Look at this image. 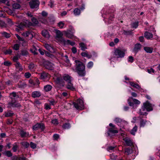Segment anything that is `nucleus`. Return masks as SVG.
Returning <instances> with one entry per match:
<instances>
[{
  "label": "nucleus",
  "mask_w": 160,
  "mask_h": 160,
  "mask_svg": "<svg viewBox=\"0 0 160 160\" xmlns=\"http://www.w3.org/2000/svg\"><path fill=\"white\" fill-rule=\"evenodd\" d=\"M76 70L78 75L81 77H84L86 75L85 66L82 62L75 60Z\"/></svg>",
  "instance_id": "obj_1"
},
{
  "label": "nucleus",
  "mask_w": 160,
  "mask_h": 160,
  "mask_svg": "<svg viewBox=\"0 0 160 160\" xmlns=\"http://www.w3.org/2000/svg\"><path fill=\"white\" fill-rule=\"evenodd\" d=\"M73 104L74 107L77 109L82 110L83 109V103L81 99H78L76 102H73Z\"/></svg>",
  "instance_id": "obj_2"
},
{
  "label": "nucleus",
  "mask_w": 160,
  "mask_h": 160,
  "mask_svg": "<svg viewBox=\"0 0 160 160\" xmlns=\"http://www.w3.org/2000/svg\"><path fill=\"white\" fill-rule=\"evenodd\" d=\"M45 128V127L44 124L42 123H38L33 127V129L35 130L40 129L41 130L43 131Z\"/></svg>",
  "instance_id": "obj_3"
},
{
  "label": "nucleus",
  "mask_w": 160,
  "mask_h": 160,
  "mask_svg": "<svg viewBox=\"0 0 160 160\" xmlns=\"http://www.w3.org/2000/svg\"><path fill=\"white\" fill-rule=\"evenodd\" d=\"M29 4L31 8H37L39 5V2L38 0H32L29 2Z\"/></svg>",
  "instance_id": "obj_4"
},
{
  "label": "nucleus",
  "mask_w": 160,
  "mask_h": 160,
  "mask_svg": "<svg viewBox=\"0 0 160 160\" xmlns=\"http://www.w3.org/2000/svg\"><path fill=\"white\" fill-rule=\"evenodd\" d=\"M114 55L117 58H122L124 56V52L118 49H116L114 52Z\"/></svg>",
  "instance_id": "obj_5"
},
{
  "label": "nucleus",
  "mask_w": 160,
  "mask_h": 160,
  "mask_svg": "<svg viewBox=\"0 0 160 160\" xmlns=\"http://www.w3.org/2000/svg\"><path fill=\"white\" fill-rule=\"evenodd\" d=\"M63 32L67 37L71 38L74 36L73 33H74V31L73 29L72 28L71 30H68L67 31H64Z\"/></svg>",
  "instance_id": "obj_6"
},
{
  "label": "nucleus",
  "mask_w": 160,
  "mask_h": 160,
  "mask_svg": "<svg viewBox=\"0 0 160 160\" xmlns=\"http://www.w3.org/2000/svg\"><path fill=\"white\" fill-rule=\"evenodd\" d=\"M143 106L146 109V111H150L153 110L152 106L148 101H147L146 102L143 103Z\"/></svg>",
  "instance_id": "obj_7"
},
{
  "label": "nucleus",
  "mask_w": 160,
  "mask_h": 160,
  "mask_svg": "<svg viewBox=\"0 0 160 160\" xmlns=\"http://www.w3.org/2000/svg\"><path fill=\"white\" fill-rule=\"evenodd\" d=\"M40 76V79L43 80H48L49 78V75L47 73L43 72L39 74Z\"/></svg>",
  "instance_id": "obj_8"
},
{
  "label": "nucleus",
  "mask_w": 160,
  "mask_h": 160,
  "mask_svg": "<svg viewBox=\"0 0 160 160\" xmlns=\"http://www.w3.org/2000/svg\"><path fill=\"white\" fill-rule=\"evenodd\" d=\"M44 66L47 69L52 70L53 69V64L48 61H46L44 63Z\"/></svg>",
  "instance_id": "obj_9"
},
{
  "label": "nucleus",
  "mask_w": 160,
  "mask_h": 160,
  "mask_svg": "<svg viewBox=\"0 0 160 160\" xmlns=\"http://www.w3.org/2000/svg\"><path fill=\"white\" fill-rule=\"evenodd\" d=\"M44 46L46 49L50 52L53 53L55 52V50L53 46L50 44L45 43L44 44Z\"/></svg>",
  "instance_id": "obj_10"
},
{
  "label": "nucleus",
  "mask_w": 160,
  "mask_h": 160,
  "mask_svg": "<svg viewBox=\"0 0 160 160\" xmlns=\"http://www.w3.org/2000/svg\"><path fill=\"white\" fill-rule=\"evenodd\" d=\"M118 132V131L117 130L116 127L110 128L108 132V134L109 136H110L112 133L115 134L117 133Z\"/></svg>",
  "instance_id": "obj_11"
},
{
  "label": "nucleus",
  "mask_w": 160,
  "mask_h": 160,
  "mask_svg": "<svg viewBox=\"0 0 160 160\" xmlns=\"http://www.w3.org/2000/svg\"><path fill=\"white\" fill-rule=\"evenodd\" d=\"M22 35L25 37H29L32 38L33 37V35L32 32L30 31H27L22 33Z\"/></svg>",
  "instance_id": "obj_12"
},
{
  "label": "nucleus",
  "mask_w": 160,
  "mask_h": 160,
  "mask_svg": "<svg viewBox=\"0 0 160 160\" xmlns=\"http://www.w3.org/2000/svg\"><path fill=\"white\" fill-rule=\"evenodd\" d=\"M123 139L127 146H131L133 145V142L130 138H123Z\"/></svg>",
  "instance_id": "obj_13"
},
{
  "label": "nucleus",
  "mask_w": 160,
  "mask_h": 160,
  "mask_svg": "<svg viewBox=\"0 0 160 160\" xmlns=\"http://www.w3.org/2000/svg\"><path fill=\"white\" fill-rule=\"evenodd\" d=\"M66 88L67 89L72 91H74L75 89V88L73 85V84L71 82V81L67 82V84L66 85Z\"/></svg>",
  "instance_id": "obj_14"
},
{
  "label": "nucleus",
  "mask_w": 160,
  "mask_h": 160,
  "mask_svg": "<svg viewBox=\"0 0 160 160\" xmlns=\"http://www.w3.org/2000/svg\"><path fill=\"white\" fill-rule=\"evenodd\" d=\"M62 78L63 80L67 82L71 81L72 77L68 74H65L62 76Z\"/></svg>",
  "instance_id": "obj_15"
},
{
  "label": "nucleus",
  "mask_w": 160,
  "mask_h": 160,
  "mask_svg": "<svg viewBox=\"0 0 160 160\" xmlns=\"http://www.w3.org/2000/svg\"><path fill=\"white\" fill-rule=\"evenodd\" d=\"M41 95V93L39 91H35L32 92V97L33 98H38Z\"/></svg>",
  "instance_id": "obj_16"
},
{
  "label": "nucleus",
  "mask_w": 160,
  "mask_h": 160,
  "mask_svg": "<svg viewBox=\"0 0 160 160\" xmlns=\"http://www.w3.org/2000/svg\"><path fill=\"white\" fill-rule=\"evenodd\" d=\"M146 109L144 106H143L139 110V113L140 115H147V113L146 112Z\"/></svg>",
  "instance_id": "obj_17"
},
{
  "label": "nucleus",
  "mask_w": 160,
  "mask_h": 160,
  "mask_svg": "<svg viewBox=\"0 0 160 160\" xmlns=\"http://www.w3.org/2000/svg\"><path fill=\"white\" fill-rule=\"evenodd\" d=\"M20 134L22 138L26 137L28 136L29 134L28 132L24 131L23 130L20 131Z\"/></svg>",
  "instance_id": "obj_18"
},
{
  "label": "nucleus",
  "mask_w": 160,
  "mask_h": 160,
  "mask_svg": "<svg viewBox=\"0 0 160 160\" xmlns=\"http://www.w3.org/2000/svg\"><path fill=\"white\" fill-rule=\"evenodd\" d=\"M144 37L147 39H150L153 37V34L148 32H145L144 33Z\"/></svg>",
  "instance_id": "obj_19"
},
{
  "label": "nucleus",
  "mask_w": 160,
  "mask_h": 160,
  "mask_svg": "<svg viewBox=\"0 0 160 160\" xmlns=\"http://www.w3.org/2000/svg\"><path fill=\"white\" fill-rule=\"evenodd\" d=\"M42 35L45 37L48 38L49 37V34L48 32L46 30H43L42 31Z\"/></svg>",
  "instance_id": "obj_20"
},
{
  "label": "nucleus",
  "mask_w": 160,
  "mask_h": 160,
  "mask_svg": "<svg viewBox=\"0 0 160 160\" xmlns=\"http://www.w3.org/2000/svg\"><path fill=\"white\" fill-rule=\"evenodd\" d=\"M29 69L32 71H34L36 68L35 65L32 63H31L28 66Z\"/></svg>",
  "instance_id": "obj_21"
},
{
  "label": "nucleus",
  "mask_w": 160,
  "mask_h": 160,
  "mask_svg": "<svg viewBox=\"0 0 160 160\" xmlns=\"http://www.w3.org/2000/svg\"><path fill=\"white\" fill-rule=\"evenodd\" d=\"M73 13L75 16L79 15L81 13L80 10L78 8H75L73 10Z\"/></svg>",
  "instance_id": "obj_22"
},
{
  "label": "nucleus",
  "mask_w": 160,
  "mask_h": 160,
  "mask_svg": "<svg viewBox=\"0 0 160 160\" xmlns=\"http://www.w3.org/2000/svg\"><path fill=\"white\" fill-rule=\"evenodd\" d=\"M79 45L82 50L84 51L85 49H87L86 45L83 42L80 43Z\"/></svg>",
  "instance_id": "obj_23"
},
{
  "label": "nucleus",
  "mask_w": 160,
  "mask_h": 160,
  "mask_svg": "<svg viewBox=\"0 0 160 160\" xmlns=\"http://www.w3.org/2000/svg\"><path fill=\"white\" fill-rule=\"evenodd\" d=\"M130 85L132 87L135 88L137 89H139L140 88V86L137 83H135L134 82H130Z\"/></svg>",
  "instance_id": "obj_24"
},
{
  "label": "nucleus",
  "mask_w": 160,
  "mask_h": 160,
  "mask_svg": "<svg viewBox=\"0 0 160 160\" xmlns=\"http://www.w3.org/2000/svg\"><path fill=\"white\" fill-rule=\"evenodd\" d=\"M144 49L146 52L149 53H151L153 51V48L150 47H144Z\"/></svg>",
  "instance_id": "obj_25"
},
{
  "label": "nucleus",
  "mask_w": 160,
  "mask_h": 160,
  "mask_svg": "<svg viewBox=\"0 0 160 160\" xmlns=\"http://www.w3.org/2000/svg\"><path fill=\"white\" fill-rule=\"evenodd\" d=\"M44 90L46 92L50 91L52 88V86L50 85H47L44 86Z\"/></svg>",
  "instance_id": "obj_26"
},
{
  "label": "nucleus",
  "mask_w": 160,
  "mask_h": 160,
  "mask_svg": "<svg viewBox=\"0 0 160 160\" xmlns=\"http://www.w3.org/2000/svg\"><path fill=\"white\" fill-rule=\"evenodd\" d=\"M10 104L11 106L12 107L18 108L21 106V105H20V103L17 102L11 103Z\"/></svg>",
  "instance_id": "obj_27"
},
{
  "label": "nucleus",
  "mask_w": 160,
  "mask_h": 160,
  "mask_svg": "<svg viewBox=\"0 0 160 160\" xmlns=\"http://www.w3.org/2000/svg\"><path fill=\"white\" fill-rule=\"evenodd\" d=\"M56 35L57 38H60L62 37L63 34L60 31L57 30L56 31Z\"/></svg>",
  "instance_id": "obj_28"
},
{
  "label": "nucleus",
  "mask_w": 160,
  "mask_h": 160,
  "mask_svg": "<svg viewBox=\"0 0 160 160\" xmlns=\"http://www.w3.org/2000/svg\"><path fill=\"white\" fill-rule=\"evenodd\" d=\"M114 121L117 123L124 122L125 121L119 118H116L114 119Z\"/></svg>",
  "instance_id": "obj_29"
},
{
  "label": "nucleus",
  "mask_w": 160,
  "mask_h": 160,
  "mask_svg": "<svg viewBox=\"0 0 160 160\" xmlns=\"http://www.w3.org/2000/svg\"><path fill=\"white\" fill-rule=\"evenodd\" d=\"M137 127L135 125L131 131V133L132 135H135V132H136L137 130Z\"/></svg>",
  "instance_id": "obj_30"
},
{
  "label": "nucleus",
  "mask_w": 160,
  "mask_h": 160,
  "mask_svg": "<svg viewBox=\"0 0 160 160\" xmlns=\"http://www.w3.org/2000/svg\"><path fill=\"white\" fill-rule=\"evenodd\" d=\"M141 45L140 44H137L135 45L134 50L135 51H138L141 48Z\"/></svg>",
  "instance_id": "obj_31"
},
{
  "label": "nucleus",
  "mask_w": 160,
  "mask_h": 160,
  "mask_svg": "<svg viewBox=\"0 0 160 160\" xmlns=\"http://www.w3.org/2000/svg\"><path fill=\"white\" fill-rule=\"evenodd\" d=\"M3 154L8 157H11L12 156V153L10 151H6L4 152H3Z\"/></svg>",
  "instance_id": "obj_32"
},
{
  "label": "nucleus",
  "mask_w": 160,
  "mask_h": 160,
  "mask_svg": "<svg viewBox=\"0 0 160 160\" xmlns=\"http://www.w3.org/2000/svg\"><path fill=\"white\" fill-rule=\"evenodd\" d=\"M62 127L64 129H68L70 128L71 126L69 123H66L63 125Z\"/></svg>",
  "instance_id": "obj_33"
},
{
  "label": "nucleus",
  "mask_w": 160,
  "mask_h": 160,
  "mask_svg": "<svg viewBox=\"0 0 160 160\" xmlns=\"http://www.w3.org/2000/svg\"><path fill=\"white\" fill-rule=\"evenodd\" d=\"M147 122L146 120H144L143 119H141L140 121V127H143L145 126L146 123Z\"/></svg>",
  "instance_id": "obj_34"
},
{
  "label": "nucleus",
  "mask_w": 160,
  "mask_h": 160,
  "mask_svg": "<svg viewBox=\"0 0 160 160\" xmlns=\"http://www.w3.org/2000/svg\"><path fill=\"white\" fill-rule=\"evenodd\" d=\"M132 149L129 148H126L125 150V152L127 155H129L132 153Z\"/></svg>",
  "instance_id": "obj_35"
},
{
  "label": "nucleus",
  "mask_w": 160,
  "mask_h": 160,
  "mask_svg": "<svg viewBox=\"0 0 160 160\" xmlns=\"http://www.w3.org/2000/svg\"><path fill=\"white\" fill-rule=\"evenodd\" d=\"M31 51L35 55H37L38 53V49L34 46H33V48L31 49Z\"/></svg>",
  "instance_id": "obj_36"
},
{
  "label": "nucleus",
  "mask_w": 160,
  "mask_h": 160,
  "mask_svg": "<svg viewBox=\"0 0 160 160\" xmlns=\"http://www.w3.org/2000/svg\"><path fill=\"white\" fill-rule=\"evenodd\" d=\"M26 86V84L24 83H22L21 82H19L18 84V87L19 88H23Z\"/></svg>",
  "instance_id": "obj_37"
},
{
  "label": "nucleus",
  "mask_w": 160,
  "mask_h": 160,
  "mask_svg": "<svg viewBox=\"0 0 160 160\" xmlns=\"http://www.w3.org/2000/svg\"><path fill=\"white\" fill-rule=\"evenodd\" d=\"M1 34L3 36L5 37L6 38H9L10 37V34L6 32H2Z\"/></svg>",
  "instance_id": "obj_38"
},
{
  "label": "nucleus",
  "mask_w": 160,
  "mask_h": 160,
  "mask_svg": "<svg viewBox=\"0 0 160 160\" xmlns=\"http://www.w3.org/2000/svg\"><path fill=\"white\" fill-rule=\"evenodd\" d=\"M32 21L33 23L35 25L37 24L38 23V20L34 17H32Z\"/></svg>",
  "instance_id": "obj_39"
},
{
  "label": "nucleus",
  "mask_w": 160,
  "mask_h": 160,
  "mask_svg": "<svg viewBox=\"0 0 160 160\" xmlns=\"http://www.w3.org/2000/svg\"><path fill=\"white\" fill-rule=\"evenodd\" d=\"M13 8L15 9H17L20 8V5L18 3H14L12 5Z\"/></svg>",
  "instance_id": "obj_40"
},
{
  "label": "nucleus",
  "mask_w": 160,
  "mask_h": 160,
  "mask_svg": "<svg viewBox=\"0 0 160 160\" xmlns=\"http://www.w3.org/2000/svg\"><path fill=\"white\" fill-rule=\"evenodd\" d=\"M138 25V22H135L132 25V27L133 28H136Z\"/></svg>",
  "instance_id": "obj_41"
},
{
  "label": "nucleus",
  "mask_w": 160,
  "mask_h": 160,
  "mask_svg": "<svg viewBox=\"0 0 160 160\" xmlns=\"http://www.w3.org/2000/svg\"><path fill=\"white\" fill-rule=\"evenodd\" d=\"M93 65V63L92 62H89L87 65V67L89 68H90L92 67Z\"/></svg>",
  "instance_id": "obj_42"
},
{
  "label": "nucleus",
  "mask_w": 160,
  "mask_h": 160,
  "mask_svg": "<svg viewBox=\"0 0 160 160\" xmlns=\"http://www.w3.org/2000/svg\"><path fill=\"white\" fill-rule=\"evenodd\" d=\"M132 32L131 31H125L123 30V34L125 35H130L132 34Z\"/></svg>",
  "instance_id": "obj_43"
},
{
  "label": "nucleus",
  "mask_w": 160,
  "mask_h": 160,
  "mask_svg": "<svg viewBox=\"0 0 160 160\" xmlns=\"http://www.w3.org/2000/svg\"><path fill=\"white\" fill-rule=\"evenodd\" d=\"M132 98V97H130L128 99V104L130 106H132L134 105L133 103L131 102V99Z\"/></svg>",
  "instance_id": "obj_44"
},
{
  "label": "nucleus",
  "mask_w": 160,
  "mask_h": 160,
  "mask_svg": "<svg viewBox=\"0 0 160 160\" xmlns=\"http://www.w3.org/2000/svg\"><path fill=\"white\" fill-rule=\"evenodd\" d=\"M21 143L23 146L26 148L28 147L29 146V143L28 142H22Z\"/></svg>",
  "instance_id": "obj_45"
},
{
  "label": "nucleus",
  "mask_w": 160,
  "mask_h": 160,
  "mask_svg": "<svg viewBox=\"0 0 160 160\" xmlns=\"http://www.w3.org/2000/svg\"><path fill=\"white\" fill-rule=\"evenodd\" d=\"M18 148V146L16 144H15L13 145L12 149L13 150L14 152H16Z\"/></svg>",
  "instance_id": "obj_46"
},
{
  "label": "nucleus",
  "mask_w": 160,
  "mask_h": 160,
  "mask_svg": "<svg viewBox=\"0 0 160 160\" xmlns=\"http://www.w3.org/2000/svg\"><path fill=\"white\" fill-rule=\"evenodd\" d=\"M58 26L61 28H63L64 23L62 22H60L58 23Z\"/></svg>",
  "instance_id": "obj_47"
},
{
  "label": "nucleus",
  "mask_w": 160,
  "mask_h": 160,
  "mask_svg": "<svg viewBox=\"0 0 160 160\" xmlns=\"http://www.w3.org/2000/svg\"><path fill=\"white\" fill-rule=\"evenodd\" d=\"M3 64L7 66H9L11 65V62L9 61H5L3 62Z\"/></svg>",
  "instance_id": "obj_48"
},
{
  "label": "nucleus",
  "mask_w": 160,
  "mask_h": 160,
  "mask_svg": "<svg viewBox=\"0 0 160 160\" xmlns=\"http://www.w3.org/2000/svg\"><path fill=\"white\" fill-rule=\"evenodd\" d=\"M30 146L32 148L35 149L36 148L37 145L35 143L31 142L30 143Z\"/></svg>",
  "instance_id": "obj_49"
},
{
  "label": "nucleus",
  "mask_w": 160,
  "mask_h": 160,
  "mask_svg": "<svg viewBox=\"0 0 160 160\" xmlns=\"http://www.w3.org/2000/svg\"><path fill=\"white\" fill-rule=\"evenodd\" d=\"M53 140H57L59 138V136L58 134H54L53 136Z\"/></svg>",
  "instance_id": "obj_50"
},
{
  "label": "nucleus",
  "mask_w": 160,
  "mask_h": 160,
  "mask_svg": "<svg viewBox=\"0 0 160 160\" xmlns=\"http://www.w3.org/2000/svg\"><path fill=\"white\" fill-rule=\"evenodd\" d=\"M21 54L23 56H26L28 55V52L26 50H22L21 51Z\"/></svg>",
  "instance_id": "obj_51"
},
{
  "label": "nucleus",
  "mask_w": 160,
  "mask_h": 160,
  "mask_svg": "<svg viewBox=\"0 0 160 160\" xmlns=\"http://www.w3.org/2000/svg\"><path fill=\"white\" fill-rule=\"evenodd\" d=\"M48 5L49 6L50 8H52L54 6V2L50 0L49 2V3L48 4Z\"/></svg>",
  "instance_id": "obj_52"
},
{
  "label": "nucleus",
  "mask_w": 160,
  "mask_h": 160,
  "mask_svg": "<svg viewBox=\"0 0 160 160\" xmlns=\"http://www.w3.org/2000/svg\"><path fill=\"white\" fill-rule=\"evenodd\" d=\"M132 101L135 104H139L140 103V101H138V100L135 98H132Z\"/></svg>",
  "instance_id": "obj_53"
},
{
  "label": "nucleus",
  "mask_w": 160,
  "mask_h": 160,
  "mask_svg": "<svg viewBox=\"0 0 160 160\" xmlns=\"http://www.w3.org/2000/svg\"><path fill=\"white\" fill-rule=\"evenodd\" d=\"M13 113L8 112L5 114V117H8L12 116L13 115Z\"/></svg>",
  "instance_id": "obj_54"
},
{
  "label": "nucleus",
  "mask_w": 160,
  "mask_h": 160,
  "mask_svg": "<svg viewBox=\"0 0 160 160\" xmlns=\"http://www.w3.org/2000/svg\"><path fill=\"white\" fill-rule=\"evenodd\" d=\"M19 58V57L18 55L15 56L13 58V60L14 62H18V60Z\"/></svg>",
  "instance_id": "obj_55"
},
{
  "label": "nucleus",
  "mask_w": 160,
  "mask_h": 160,
  "mask_svg": "<svg viewBox=\"0 0 160 160\" xmlns=\"http://www.w3.org/2000/svg\"><path fill=\"white\" fill-rule=\"evenodd\" d=\"M31 76V74L29 72H27L25 73L24 76L27 78H29Z\"/></svg>",
  "instance_id": "obj_56"
},
{
  "label": "nucleus",
  "mask_w": 160,
  "mask_h": 160,
  "mask_svg": "<svg viewBox=\"0 0 160 160\" xmlns=\"http://www.w3.org/2000/svg\"><path fill=\"white\" fill-rule=\"evenodd\" d=\"M12 52V50L10 49H8V50H6L4 52V53L6 54H11Z\"/></svg>",
  "instance_id": "obj_57"
},
{
  "label": "nucleus",
  "mask_w": 160,
  "mask_h": 160,
  "mask_svg": "<svg viewBox=\"0 0 160 160\" xmlns=\"http://www.w3.org/2000/svg\"><path fill=\"white\" fill-rule=\"evenodd\" d=\"M52 122L55 125H58V121L57 119H54L52 120Z\"/></svg>",
  "instance_id": "obj_58"
},
{
  "label": "nucleus",
  "mask_w": 160,
  "mask_h": 160,
  "mask_svg": "<svg viewBox=\"0 0 160 160\" xmlns=\"http://www.w3.org/2000/svg\"><path fill=\"white\" fill-rule=\"evenodd\" d=\"M19 44H15L13 46V49L16 50H18L19 48Z\"/></svg>",
  "instance_id": "obj_59"
},
{
  "label": "nucleus",
  "mask_w": 160,
  "mask_h": 160,
  "mask_svg": "<svg viewBox=\"0 0 160 160\" xmlns=\"http://www.w3.org/2000/svg\"><path fill=\"white\" fill-rule=\"evenodd\" d=\"M133 61V58L132 56H130L128 57V62L131 63Z\"/></svg>",
  "instance_id": "obj_60"
},
{
  "label": "nucleus",
  "mask_w": 160,
  "mask_h": 160,
  "mask_svg": "<svg viewBox=\"0 0 160 160\" xmlns=\"http://www.w3.org/2000/svg\"><path fill=\"white\" fill-rule=\"evenodd\" d=\"M1 2L6 4L7 5L9 6V2L8 0H0Z\"/></svg>",
  "instance_id": "obj_61"
},
{
  "label": "nucleus",
  "mask_w": 160,
  "mask_h": 160,
  "mask_svg": "<svg viewBox=\"0 0 160 160\" xmlns=\"http://www.w3.org/2000/svg\"><path fill=\"white\" fill-rule=\"evenodd\" d=\"M62 96H63L65 97H67L68 96V94L67 92H62L61 94Z\"/></svg>",
  "instance_id": "obj_62"
},
{
  "label": "nucleus",
  "mask_w": 160,
  "mask_h": 160,
  "mask_svg": "<svg viewBox=\"0 0 160 160\" xmlns=\"http://www.w3.org/2000/svg\"><path fill=\"white\" fill-rule=\"evenodd\" d=\"M56 80L58 83H61L62 82V78L60 77H58L57 78Z\"/></svg>",
  "instance_id": "obj_63"
},
{
  "label": "nucleus",
  "mask_w": 160,
  "mask_h": 160,
  "mask_svg": "<svg viewBox=\"0 0 160 160\" xmlns=\"http://www.w3.org/2000/svg\"><path fill=\"white\" fill-rule=\"evenodd\" d=\"M26 14L28 17H32L33 16L31 12L30 11H28L27 12H26Z\"/></svg>",
  "instance_id": "obj_64"
}]
</instances>
